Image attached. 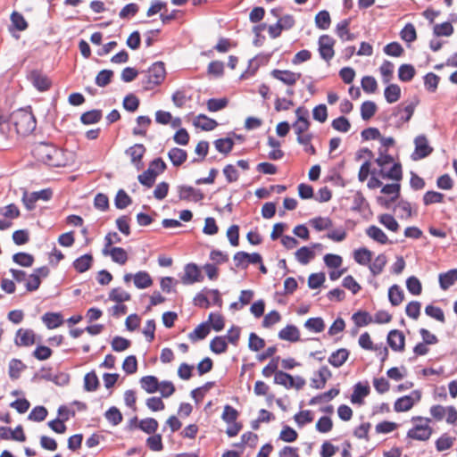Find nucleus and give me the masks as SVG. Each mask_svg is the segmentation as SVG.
Here are the masks:
<instances>
[{"label": "nucleus", "mask_w": 457, "mask_h": 457, "mask_svg": "<svg viewBox=\"0 0 457 457\" xmlns=\"http://www.w3.org/2000/svg\"><path fill=\"white\" fill-rule=\"evenodd\" d=\"M145 151L146 149L143 144H135L129 147L125 153L130 157L131 162L139 170L141 169L142 158Z\"/></svg>", "instance_id": "obj_12"}, {"label": "nucleus", "mask_w": 457, "mask_h": 457, "mask_svg": "<svg viewBox=\"0 0 457 457\" xmlns=\"http://www.w3.org/2000/svg\"><path fill=\"white\" fill-rule=\"evenodd\" d=\"M384 96L388 104H394L401 97V87L397 84H389L385 88Z\"/></svg>", "instance_id": "obj_32"}, {"label": "nucleus", "mask_w": 457, "mask_h": 457, "mask_svg": "<svg viewBox=\"0 0 457 457\" xmlns=\"http://www.w3.org/2000/svg\"><path fill=\"white\" fill-rule=\"evenodd\" d=\"M134 285L138 289H145L152 286L153 279L147 271L140 270L133 276Z\"/></svg>", "instance_id": "obj_21"}, {"label": "nucleus", "mask_w": 457, "mask_h": 457, "mask_svg": "<svg viewBox=\"0 0 457 457\" xmlns=\"http://www.w3.org/2000/svg\"><path fill=\"white\" fill-rule=\"evenodd\" d=\"M350 24H351V19L348 18V19L342 20L336 26V34L343 41H353L355 38L354 34L351 33L349 30Z\"/></svg>", "instance_id": "obj_13"}, {"label": "nucleus", "mask_w": 457, "mask_h": 457, "mask_svg": "<svg viewBox=\"0 0 457 457\" xmlns=\"http://www.w3.org/2000/svg\"><path fill=\"white\" fill-rule=\"evenodd\" d=\"M433 33L436 37H449L453 33V27L449 21L436 24L433 29Z\"/></svg>", "instance_id": "obj_59"}, {"label": "nucleus", "mask_w": 457, "mask_h": 457, "mask_svg": "<svg viewBox=\"0 0 457 457\" xmlns=\"http://www.w3.org/2000/svg\"><path fill=\"white\" fill-rule=\"evenodd\" d=\"M104 417L112 426H117L122 421V414L115 406L109 408L105 411Z\"/></svg>", "instance_id": "obj_60"}, {"label": "nucleus", "mask_w": 457, "mask_h": 457, "mask_svg": "<svg viewBox=\"0 0 457 457\" xmlns=\"http://www.w3.org/2000/svg\"><path fill=\"white\" fill-rule=\"evenodd\" d=\"M366 234L368 235V237H370V238H372L373 240L377 241L379 244L385 245L388 242L387 236L380 228L375 225L370 226L366 229Z\"/></svg>", "instance_id": "obj_30"}, {"label": "nucleus", "mask_w": 457, "mask_h": 457, "mask_svg": "<svg viewBox=\"0 0 457 457\" xmlns=\"http://www.w3.org/2000/svg\"><path fill=\"white\" fill-rule=\"evenodd\" d=\"M386 264V257L385 254H378L372 263H370L369 268L373 276L379 275Z\"/></svg>", "instance_id": "obj_47"}, {"label": "nucleus", "mask_w": 457, "mask_h": 457, "mask_svg": "<svg viewBox=\"0 0 457 457\" xmlns=\"http://www.w3.org/2000/svg\"><path fill=\"white\" fill-rule=\"evenodd\" d=\"M166 71L163 62H155L147 71L146 81L147 86L145 87L146 90H150L154 86L160 85L165 79Z\"/></svg>", "instance_id": "obj_3"}, {"label": "nucleus", "mask_w": 457, "mask_h": 457, "mask_svg": "<svg viewBox=\"0 0 457 457\" xmlns=\"http://www.w3.org/2000/svg\"><path fill=\"white\" fill-rule=\"evenodd\" d=\"M151 122L152 120L149 116H138L137 118V126L132 129L133 135L145 137L146 135V129L151 125Z\"/></svg>", "instance_id": "obj_26"}, {"label": "nucleus", "mask_w": 457, "mask_h": 457, "mask_svg": "<svg viewBox=\"0 0 457 457\" xmlns=\"http://www.w3.org/2000/svg\"><path fill=\"white\" fill-rule=\"evenodd\" d=\"M295 378L284 371H277L274 377L276 384L284 386L286 388H292Z\"/></svg>", "instance_id": "obj_55"}, {"label": "nucleus", "mask_w": 457, "mask_h": 457, "mask_svg": "<svg viewBox=\"0 0 457 457\" xmlns=\"http://www.w3.org/2000/svg\"><path fill=\"white\" fill-rule=\"evenodd\" d=\"M370 394V386L368 384L362 385L361 382L354 386L353 393L351 395V402L353 403H361L362 398Z\"/></svg>", "instance_id": "obj_24"}, {"label": "nucleus", "mask_w": 457, "mask_h": 457, "mask_svg": "<svg viewBox=\"0 0 457 457\" xmlns=\"http://www.w3.org/2000/svg\"><path fill=\"white\" fill-rule=\"evenodd\" d=\"M157 176L155 170L148 167L146 170L137 176V180L141 185L150 188L154 186Z\"/></svg>", "instance_id": "obj_29"}, {"label": "nucleus", "mask_w": 457, "mask_h": 457, "mask_svg": "<svg viewBox=\"0 0 457 457\" xmlns=\"http://www.w3.org/2000/svg\"><path fill=\"white\" fill-rule=\"evenodd\" d=\"M12 261L22 266V267H31L34 263V257L32 254L20 252L12 255Z\"/></svg>", "instance_id": "obj_49"}, {"label": "nucleus", "mask_w": 457, "mask_h": 457, "mask_svg": "<svg viewBox=\"0 0 457 457\" xmlns=\"http://www.w3.org/2000/svg\"><path fill=\"white\" fill-rule=\"evenodd\" d=\"M401 38L405 42L411 43L416 40L417 33L412 23H407L400 32Z\"/></svg>", "instance_id": "obj_64"}, {"label": "nucleus", "mask_w": 457, "mask_h": 457, "mask_svg": "<svg viewBox=\"0 0 457 457\" xmlns=\"http://www.w3.org/2000/svg\"><path fill=\"white\" fill-rule=\"evenodd\" d=\"M394 63L390 61L385 60L379 67L380 73L382 75L383 82L387 84L390 82L394 73Z\"/></svg>", "instance_id": "obj_61"}, {"label": "nucleus", "mask_w": 457, "mask_h": 457, "mask_svg": "<svg viewBox=\"0 0 457 457\" xmlns=\"http://www.w3.org/2000/svg\"><path fill=\"white\" fill-rule=\"evenodd\" d=\"M31 152L38 162L50 167H63L67 164L64 151L52 143H35Z\"/></svg>", "instance_id": "obj_1"}, {"label": "nucleus", "mask_w": 457, "mask_h": 457, "mask_svg": "<svg viewBox=\"0 0 457 457\" xmlns=\"http://www.w3.org/2000/svg\"><path fill=\"white\" fill-rule=\"evenodd\" d=\"M438 281L441 289L447 290L457 282V268L440 273L438 276Z\"/></svg>", "instance_id": "obj_15"}, {"label": "nucleus", "mask_w": 457, "mask_h": 457, "mask_svg": "<svg viewBox=\"0 0 457 457\" xmlns=\"http://www.w3.org/2000/svg\"><path fill=\"white\" fill-rule=\"evenodd\" d=\"M16 430H19V435H15V432H12L10 428L0 427V438L8 440L12 439L18 442H24L26 440V436L23 432V428L21 425L16 427Z\"/></svg>", "instance_id": "obj_17"}, {"label": "nucleus", "mask_w": 457, "mask_h": 457, "mask_svg": "<svg viewBox=\"0 0 457 457\" xmlns=\"http://www.w3.org/2000/svg\"><path fill=\"white\" fill-rule=\"evenodd\" d=\"M403 291L397 285H393L388 290V299L393 306L399 305L403 300Z\"/></svg>", "instance_id": "obj_41"}, {"label": "nucleus", "mask_w": 457, "mask_h": 457, "mask_svg": "<svg viewBox=\"0 0 457 457\" xmlns=\"http://www.w3.org/2000/svg\"><path fill=\"white\" fill-rule=\"evenodd\" d=\"M179 201H193L198 203L204 198V194L201 189L191 186L179 185L177 187Z\"/></svg>", "instance_id": "obj_7"}, {"label": "nucleus", "mask_w": 457, "mask_h": 457, "mask_svg": "<svg viewBox=\"0 0 457 457\" xmlns=\"http://www.w3.org/2000/svg\"><path fill=\"white\" fill-rule=\"evenodd\" d=\"M29 79L31 81L32 85L41 92L49 89L51 87L49 78L37 70H34L30 72Z\"/></svg>", "instance_id": "obj_10"}, {"label": "nucleus", "mask_w": 457, "mask_h": 457, "mask_svg": "<svg viewBox=\"0 0 457 457\" xmlns=\"http://www.w3.org/2000/svg\"><path fill=\"white\" fill-rule=\"evenodd\" d=\"M211 331V325L208 321L199 324L192 332L188 334V337L192 341L203 340Z\"/></svg>", "instance_id": "obj_23"}, {"label": "nucleus", "mask_w": 457, "mask_h": 457, "mask_svg": "<svg viewBox=\"0 0 457 457\" xmlns=\"http://www.w3.org/2000/svg\"><path fill=\"white\" fill-rule=\"evenodd\" d=\"M131 203V197L127 194V192L124 189L118 190L114 198V205L117 209H125L129 205H130Z\"/></svg>", "instance_id": "obj_40"}, {"label": "nucleus", "mask_w": 457, "mask_h": 457, "mask_svg": "<svg viewBox=\"0 0 457 457\" xmlns=\"http://www.w3.org/2000/svg\"><path fill=\"white\" fill-rule=\"evenodd\" d=\"M314 257V253L307 246H302L295 252L296 260L303 265H306Z\"/></svg>", "instance_id": "obj_56"}, {"label": "nucleus", "mask_w": 457, "mask_h": 457, "mask_svg": "<svg viewBox=\"0 0 457 457\" xmlns=\"http://www.w3.org/2000/svg\"><path fill=\"white\" fill-rule=\"evenodd\" d=\"M16 337H20L21 343H40L41 337L37 336L32 329H18Z\"/></svg>", "instance_id": "obj_38"}, {"label": "nucleus", "mask_w": 457, "mask_h": 457, "mask_svg": "<svg viewBox=\"0 0 457 457\" xmlns=\"http://www.w3.org/2000/svg\"><path fill=\"white\" fill-rule=\"evenodd\" d=\"M168 157L174 166L179 167L186 162L187 153L184 149L173 147L169 151Z\"/></svg>", "instance_id": "obj_22"}, {"label": "nucleus", "mask_w": 457, "mask_h": 457, "mask_svg": "<svg viewBox=\"0 0 457 457\" xmlns=\"http://www.w3.org/2000/svg\"><path fill=\"white\" fill-rule=\"evenodd\" d=\"M53 196V191L50 188H45L39 191L32 192L28 195L27 192L23 194L22 202L25 207L31 211L35 208V204L37 200L48 201Z\"/></svg>", "instance_id": "obj_6"}, {"label": "nucleus", "mask_w": 457, "mask_h": 457, "mask_svg": "<svg viewBox=\"0 0 457 457\" xmlns=\"http://www.w3.org/2000/svg\"><path fill=\"white\" fill-rule=\"evenodd\" d=\"M336 44V40L330 37L329 35H321L318 40V51L320 57L326 61L329 62L335 55L334 46Z\"/></svg>", "instance_id": "obj_4"}, {"label": "nucleus", "mask_w": 457, "mask_h": 457, "mask_svg": "<svg viewBox=\"0 0 457 457\" xmlns=\"http://www.w3.org/2000/svg\"><path fill=\"white\" fill-rule=\"evenodd\" d=\"M379 222L384 225L387 229L396 232L399 229V224L396 220L391 214H381L378 217Z\"/></svg>", "instance_id": "obj_62"}, {"label": "nucleus", "mask_w": 457, "mask_h": 457, "mask_svg": "<svg viewBox=\"0 0 457 457\" xmlns=\"http://www.w3.org/2000/svg\"><path fill=\"white\" fill-rule=\"evenodd\" d=\"M193 124L197 128H201V129L204 131L213 130L218 126V122L215 120L202 113L195 117Z\"/></svg>", "instance_id": "obj_18"}, {"label": "nucleus", "mask_w": 457, "mask_h": 457, "mask_svg": "<svg viewBox=\"0 0 457 457\" xmlns=\"http://www.w3.org/2000/svg\"><path fill=\"white\" fill-rule=\"evenodd\" d=\"M270 57V54L265 56L257 55L253 59L249 61L248 69L241 74L240 79H247L248 76H253L255 74L257 70L259 69L262 63L267 62Z\"/></svg>", "instance_id": "obj_14"}, {"label": "nucleus", "mask_w": 457, "mask_h": 457, "mask_svg": "<svg viewBox=\"0 0 457 457\" xmlns=\"http://www.w3.org/2000/svg\"><path fill=\"white\" fill-rule=\"evenodd\" d=\"M110 255L112 262L123 265L128 261V253L122 247H112L110 249Z\"/></svg>", "instance_id": "obj_51"}, {"label": "nucleus", "mask_w": 457, "mask_h": 457, "mask_svg": "<svg viewBox=\"0 0 457 457\" xmlns=\"http://www.w3.org/2000/svg\"><path fill=\"white\" fill-rule=\"evenodd\" d=\"M93 263V256L91 253H85L80 257L77 258L72 265L76 271L83 273L88 270Z\"/></svg>", "instance_id": "obj_20"}, {"label": "nucleus", "mask_w": 457, "mask_h": 457, "mask_svg": "<svg viewBox=\"0 0 457 457\" xmlns=\"http://www.w3.org/2000/svg\"><path fill=\"white\" fill-rule=\"evenodd\" d=\"M423 79L424 87L428 92L434 93L436 91L440 81V77L438 75L433 72H428L423 77Z\"/></svg>", "instance_id": "obj_44"}, {"label": "nucleus", "mask_w": 457, "mask_h": 457, "mask_svg": "<svg viewBox=\"0 0 457 457\" xmlns=\"http://www.w3.org/2000/svg\"><path fill=\"white\" fill-rule=\"evenodd\" d=\"M414 405V399L412 396H402L398 398L394 404V409L397 412L407 411Z\"/></svg>", "instance_id": "obj_39"}, {"label": "nucleus", "mask_w": 457, "mask_h": 457, "mask_svg": "<svg viewBox=\"0 0 457 457\" xmlns=\"http://www.w3.org/2000/svg\"><path fill=\"white\" fill-rule=\"evenodd\" d=\"M331 19L329 12L326 10L319 12L315 16V25L320 29H328L330 26Z\"/></svg>", "instance_id": "obj_45"}, {"label": "nucleus", "mask_w": 457, "mask_h": 457, "mask_svg": "<svg viewBox=\"0 0 457 457\" xmlns=\"http://www.w3.org/2000/svg\"><path fill=\"white\" fill-rule=\"evenodd\" d=\"M416 74V70L411 64H402L398 69V79L403 82L411 81Z\"/></svg>", "instance_id": "obj_35"}, {"label": "nucleus", "mask_w": 457, "mask_h": 457, "mask_svg": "<svg viewBox=\"0 0 457 457\" xmlns=\"http://www.w3.org/2000/svg\"><path fill=\"white\" fill-rule=\"evenodd\" d=\"M376 112L377 104L372 101H365L361 105V116L363 120H369Z\"/></svg>", "instance_id": "obj_46"}, {"label": "nucleus", "mask_w": 457, "mask_h": 457, "mask_svg": "<svg viewBox=\"0 0 457 457\" xmlns=\"http://www.w3.org/2000/svg\"><path fill=\"white\" fill-rule=\"evenodd\" d=\"M370 207L369 203L364 197L363 194L361 191H357L353 196V205L351 207L352 211L354 212H361L364 209Z\"/></svg>", "instance_id": "obj_50"}, {"label": "nucleus", "mask_w": 457, "mask_h": 457, "mask_svg": "<svg viewBox=\"0 0 457 457\" xmlns=\"http://www.w3.org/2000/svg\"><path fill=\"white\" fill-rule=\"evenodd\" d=\"M26 369V366L22 363L21 361L18 359L11 360L9 363V377L12 380H16L20 378L21 372Z\"/></svg>", "instance_id": "obj_48"}, {"label": "nucleus", "mask_w": 457, "mask_h": 457, "mask_svg": "<svg viewBox=\"0 0 457 457\" xmlns=\"http://www.w3.org/2000/svg\"><path fill=\"white\" fill-rule=\"evenodd\" d=\"M130 299V294L124 291L120 287L112 288L109 293V300L116 302L118 303L129 301Z\"/></svg>", "instance_id": "obj_43"}, {"label": "nucleus", "mask_w": 457, "mask_h": 457, "mask_svg": "<svg viewBox=\"0 0 457 457\" xmlns=\"http://www.w3.org/2000/svg\"><path fill=\"white\" fill-rule=\"evenodd\" d=\"M406 287L410 294L419 295L422 292V286L419 278L415 276H411L406 280Z\"/></svg>", "instance_id": "obj_63"}, {"label": "nucleus", "mask_w": 457, "mask_h": 457, "mask_svg": "<svg viewBox=\"0 0 457 457\" xmlns=\"http://www.w3.org/2000/svg\"><path fill=\"white\" fill-rule=\"evenodd\" d=\"M42 320L48 328H55L63 322L61 313L46 312L42 316Z\"/></svg>", "instance_id": "obj_28"}, {"label": "nucleus", "mask_w": 457, "mask_h": 457, "mask_svg": "<svg viewBox=\"0 0 457 457\" xmlns=\"http://www.w3.org/2000/svg\"><path fill=\"white\" fill-rule=\"evenodd\" d=\"M113 75L114 73L112 70H102L96 75L95 82L98 87H106L111 83Z\"/></svg>", "instance_id": "obj_57"}, {"label": "nucleus", "mask_w": 457, "mask_h": 457, "mask_svg": "<svg viewBox=\"0 0 457 457\" xmlns=\"http://www.w3.org/2000/svg\"><path fill=\"white\" fill-rule=\"evenodd\" d=\"M419 102L420 101L418 98H414V100L411 102L409 104H407L403 109H402L401 106L398 105L397 107H395L393 115L398 116L400 112H404L405 115L401 116L400 121L401 123L408 122L411 119L414 113V110L416 106L419 104Z\"/></svg>", "instance_id": "obj_16"}, {"label": "nucleus", "mask_w": 457, "mask_h": 457, "mask_svg": "<svg viewBox=\"0 0 457 457\" xmlns=\"http://www.w3.org/2000/svg\"><path fill=\"white\" fill-rule=\"evenodd\" d=\"M214 146L217 151L227 155L228 154L235 145L234 140L230 137L218 138L214 142Z\"/></svg>", "instance_id": "obj_34"}, {"label": "nucleus", "mask_w": 457, "mask_h": 457, "mask_svg": "<svg viewBox=\"0 0 457 457\" xmlns=\"http://www.w3.org/2000/svg\"><path fill=\"white\" fill-rule=\"evenodd\" d=\"M139 104L140 101L138 97L132 93L127 95L122 102L123 108L129 112H136L138 109Z\"/></svg>", "instance_id": "obj_54"}, {"label": "nucleus", "mask_w": 457, "mask_h": 457, "mask_svg": "<svg viewBox=\"0 0 457 457\" xmlns=\"http://www.w3.org/2000/svg\"><path fill=\"white\" fill-rule=\"evenodd\" d=\"M214 386L215 382L213 381L206 382L204 386L191 391L192 398L195 401L196 403H199L204 397L205 393Z\"/></svg>", "instance_id": "obj_53"}, {"label": "nucleus", "mask_w": 457, "mask_h": 457, "mask_svg": "<svg viewBox=\"0 0 457 457\" xmlns=\"http://www.w3.org/2000/svg\"><path fill=\"white\" fill-rule=\"evenodd\" d=\"M99 380L95 371L88 372L84 377V389L87 392H93L97 389Z\"/></svg>", "instance_id": "obj_52"}, {"label": "nucleus", "mask_w": 457, "mask_h": 457, "mask_svg": "<svg viewBox=\"0 0 457 457\" xmlns=\"http://www.w3.org/2000/svg\"><path fill=\"white\" fill-rule=\"evenodd\" d=\"M158 421L154 418L141 420L137 427L146 434H154L158 428Z\"/></svg>", "instance_id": "obj_42"}, {"label": "nucleus", "mask_w": 457, "mask_h": 457, "mask_svg": "<svg viewBox=\"0 0 457 457\" xmlns=\"http://www.w3.org/2000/svg\"><path fill=\"white\" fill-rule=\"evenodd\" d=\"M348 356L349 352L345 348H340L331 353V355L328 358V362L332 366L338 368L345 362Z\"/></svg>", "instance_id": "obj_25"}, {"label": "nucleus", "mask_w": 457, "mask_h": 457, "mask_svg": "<svg viewBox=\"0 0 457 457\" xmlns=\"http://www.w3.org/2000/svg\"><path fill=\"white\" fill-rule=\"evenodd\" d=\"M353 258L360 265H368L371 261L372 252L366 247H361L354 251Z\"/></svg>", "instance_id": "obj_36"}, {"label": "nucleus", "mask_w": 457, "mask_h": 457, "mask_svg": "<svg viewBox=\"0 0 457 457\" xmlns=\"http://www.w3.org/2000/svg\"><path fill=\"white\" fill-rule=\"evenodd\" d=\"M312 226L318 231L330 228L333 226L331 219L328 217H315L310 220Z\"/></svg>", "instance_id": "obj_58"}, {"label": "nucleus", "mask_w": 457, "mask_h": 457, "mask_svg": "<svg viewBox=\"0 0 457 457\" xmlns=\"http://www.w3.org/2000/svg\"><path fill=\"white\" fill-rule=\"evenodd\" d=\"M378 174L384 179L400 181L403 178L402 165L399 162H395L388 171L385 172L383 170H380Z\"/></svg>", "instance_id": "obj_31"}, {"label": "nucleus", "mask_w": 457, "mask_h": 457, "mask_svg": "<svg viewBox=\"0 0 457 457\" xmlns=\"http://www.w3.org/2000/svg\"><path fill=\"white\" fill-rule=\"evenodd\" d=\"M270 75L272 78L281 81L287 86H293L301 78V73L293 72L289 70H278L271 71Z\"/></svg>", "instance_id": "obj_9"}, {"label": "nucleus", "mask_w": 457, "mask_h": 457, "mask_svg": "<svg viewBox=\"0 0 457 457\" xmlns=\"http://www.w3.org/2000/svg\"><path fill=\"white\" fill-rule=\"evenodd\" d=\"M103 112L101 110L94 109L82 113L80 121L85 125L95 124L101 120Z\"/></svg>", "instance_id": "obj_33"}, {"label": "nucleus", "mask_w": 457, "mask_h": 457, "mask_svg": "<svg viewBox=\"0 0 457 457\" xmlns=\"http://www.w3.org/2000/svg\"><path fill=\"white\" fill-rule=\"evenodd\" d=\"M426 421L428 422L429 420L427 419ZM431 434L432 429L428 423H426L424 425H416L413 428L408 431L407 436L411 439L426 441L430 437Z\"/></svg>", "instance_id": "obj_11"}, {"label": "nucleus", "mask_w": 457, "mask_h": 457, "mask_svg": "<svg viewBox=\"0 0 457 457\" xmlns=\"http://www.w3.org/2000/svg\"><path fill=\"white\" fill-rule=\"evenodd\" d=\"M352 320L357 327H364L373 322L372 316L366 311H359L352 315Z\"/></svg>", "instance_id": "obj_37"}, {"label": "nucleus", "mask_w": 457, "mask_h": 457, "mask_svg": "<svg viewBox=\"0 0 457 457\" xmlns=\"http://www.w3.org/2000/svg\"><path fill=\"white\" fill-rule=\"evenodd\" d=\"M141 387L148 394H154L159 389L158 378L154 376H145L140 379Z\"/></svg>", "instance_id": "obj_27"}, {"label": "nucleus", "mask_w": 457, "mask_h": 457, "mask_svg": "<svg viewBox=\"0 0 457 457\" xmlns=\"http://www.w3.org/2000/svg\"><path fill=\"white\" fill-rule=\"evenodd\" d=\"M204 280V276L201 273L199 267L194 263L189 262L184 267V274L181 277V282L184 285H192L196 282Z\"/></svg>", "instance_id": "obj_8"}, {"label": "nucleus", "mask_w": 457, "mask_h": 457, "mask_svg": "<svg viewBox=\"0 0 457 457\" xmlns=\"http://www.w3.org/2000/svg\"><path fill=\"white\" fill-rule=\"evenodd\" d=\"M9 121L14 126L17 134L27 136L33 132L37 126V120L32 113L30 107L21 108L13 112L9 117Z\"/></svg>", "instance_id": "obj_2"}, {"label": "nucleus", "mask_w": 457, "mask_h": 457, "mask_svg": "<svg viewBox=\"0 0 457 457\" xmlns=\"http://www.w3.org/2000/svg\"><path fill=\"white\" fill-rule=\"evenodd\" d=\"M415 150L411 154L412 161H418L428 157L433 152V148L428 145V138L425 135H419L414 139Z\"/></svg>", "instance_id": "obj_5"}, {"label": "nucleus", "mask_w": 457, "mask_h": 457, "mask_svg": "<svg viewBox=\"0 0 457 457\" xmlns=\"http://www.w3.org/2000/svg\"><path fill=\"white\" fill-rule=\"evenodd\" d=\"M278 338L288 342H296L300 339V333L295 325H287L278 332Z\"/></svg>", "instance_id": "obj_19"}]
</instances>
